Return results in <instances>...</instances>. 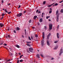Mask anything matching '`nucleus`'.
<instances>
[{
	"instance_id": "1",
	"label": "nucleus",
	"mask_w": 63,
	"mask_h": 63,
	"mask_svg": "<svg viewBox=\"0 0 63 63\" xmlns=\"http://www.w3.org/2000/svg\"><path fill=\"white\" fill-rule=\"evenodd\" d=\"M49 29L50 30H51L52 29V25L51 24H49Z\"/></svg>"
},
{
	"instance_id": "2",
	"label": "nucleus",
	"mask_w": 63,
	"mask_h": 63,
	"mask_svg": "<svg viewBox=\"0 0 63 63\" xmlns=\"http://www.w3.org/2000/svg\"><path fill=\"white\" fill-rule=\"evenodd\" d=\"M29 51H30V52H33V48H32L31 47H29Z\"/></svg>"
},
{
	"instance_id": "3",
	"label": "nucleus",
	"mask_w": 63,
	"mask_h": 63,
	"mask_svg": "<svg viewBox=\"0 0 63 63\" xmlns=\"http://www.w3.org/2000/svg\"><path fill=\"white\" fill-rule=\"evenodd\" d=\"M63 51V49L62 48L61 49L60 53L59 54V56H61V54L62 53V52Z\"/></svg>"
},
{
	"instance_id": "4",
	"label": "nucleus",
	"mask_w": 63,
	"mask_h": 63,
	"mask_svg": "<svg viewBox=\"0 0 63 63\" xmlns=\"http://www.w3.org/2000/svg\"><path fill=\"white\" fill-rule=\"evenodd\" d=\"M22 15V13H19L17 15V16L20 17V16H21V15Z\"/></svg>"
},
{
	"instance_id": "5",
	"label": "nucleus",
	"mask_w": 63,
	"mask_h": 63,
	"mask_svg": "<svg viewBox=\"0 0 63 63\" xmlns=\"http://www.w3.org/2000/svg\"><path fill=\"white\" fill-rule=\"evenodd\" d=\"M51 35V34L50 33H49V34L47 36V40H48L49 39V36Z\"/></svg>"
},
{
	"instance_id": "6",
	"label": "nucleus",
	"mask_w": 63,
	"mask_h": 63,
	"mask_svg": "<svg viewBox=\"0 0 63 63\" xmlns=\"http://www.w3.org/2000/svg\"><path fill=\"white\" fill-rule=\"evenodd\" d=\"M42 38L43 39H45V32H42Z\"/></svg>"
},
{
	"instance_id": "7",
	"label": "nucleus",
	"mask_w": 63,
	"mask_h": 63,
	"mask_svg": "<svg viewBox=\"0 0 63 63\" xmlns=\"http://www.w3.org/2000/svg\"><path fill=\"white\" fill-rule=\"evenodd\" d=\"M44 40H43L41 41V45L42 47H43V45H44Z\"/></svg>"
},
{
	"instance_id": "8",
	"label": "nucleus",
	"mask_w": 63,
	"mask_h": 63,
	"mask_svg": "<svg viewBox=\"0 0 63 63\" xmlns=\"http://www.w3.org/2000/svg\"><path fill=\"white\" fill-rule=\"evenodd\" d=\"M47 43L48 46H50V44H49V42H48V40H47Z\"/></svg>"
},
{
	"instance_id": "9",
	"label": "nucleus",
	"mask_w": 63,
	"mask_h": 63,
	"mask_svg": "<svg viewBox=\"0 0 63 63\" xmlns=\"http://www.w3.org/2000/svg\"><path fill=\"white\" fill-rule=\"evenodd\" d=\"M58 45H56L55 47H54V48L53 49H57L58 48Z\"/></svg>"
},
{
	"instance_id": "10",
	"label": "nucleus",
	"mask_w": 63,
	"mask_h": 63,
	"mask_svg": "<svg viewBox=\"0 0 63 63\" xmlns=\"http://www.w3.org/2000/svg\"><path fill=\"white\" fill-rule=\"evenodd\" d=\"M59 12V11H58V10H57L56 11V15L57 16H58V14Z\"/></svg>"
},
{
	"instance_id": "11",
	"label": "nucleus",
	"mask_w": 63,
	"mask_h": 63,
	"mask_svg": "<svg viewBox=\"0 0 63 63\" xmlns=\"http://www.w3.org/2000/svg\"><path fill=\"white\" fill-rule=\"evenodd\" d=\"M4 25V24L2 23H0V27H2Z\"/></svg>"
},
{
	"instance_id": "12",
	"label": "nucleus",
	"mask_w": 63,
	"mask_h": 63,
	"mask_svg": "<svg viewBox=\"0 0 63 63\" xmlns=\"http://www.w3.org/2000/svg\"><path fill=\"white\" fill-rule=\"evenodd\" d=\"M42 21H43V20L42 19L40 18L39 20L40 22L41 23V22H42Z\"/></svg>"
},
{
	"instance_id": "13",
	"label": "nucleus",
	"mask_w": 63,
	"mask_h": 63,
	"mask_svg": "<svg viewBox=\"0 0 63 63\" xmlns=\"http://www.w3.org/2000/svg\"><path fill=\"white\" fill-rule=\"evenodd\" d=\"M58 20H59V18L58 17V16H57L56 19V21L57 22H58Z\"/></svg>"
},
{
	"instance_id": "14",
	"label": "nucleus",
	"mask_w": 63,
	"mask_h": 63,
	"mask_svg": "<svg viewBox=\"0 0 63 63\" xmlns=\"http://www.w3.org/2000/svg\"><path fill=\"white\" fill-rule=\"evenodd\" d=\"M36 56L38 58H40V55L39 54H37L36 55Z\"/></svg>"
},
{
	"instance_id": "15",
	"label": "nucleus",
	"mask_w": 63,
	"mask_h": 63,
	"mask_svg": "<svg viewBox=\"0 0 63 63\" xmlns=\"http://www.w3.org/2000/svg\"><path fill=\"white\" fill-rule=\"evenodd\" d=\"M57 38L58 39H59V33H57Z\"/></svg>"
},
{
	"instance_id": "16",
	"label": "nucleus",
	"mask_w": 63,
	"mask_h": 63,
	"mask_svg": "<svg viewBox=\"0 0 63 63\" xmlns=\"http://www.w3.org/2000/svg\"><path fill=\"white\" fill-rule=\"evenodd\" d=\"M59 25H58L57 26V31H58V28H59Z\"/></svg>"
},
{
	"instance_id": "17",
	"label": "nucleus",
	"mask_w": 63,
	"mask_h": 63,
	"mask_svg": "<svg viewBox=\"0 0 63 63\" xmlns=\"http://www.w3.org/2000/svg\"><path fill=\"white\" fill-rule=\"evenodd\" d=\"M37 17V16H34V17L33 18V19H35Z\"/></svg>"
},
{
	"instance_id": "18",
	"label": "nucleus",
	"mask_w": 63,
	"mask_h": 63,
	"mask_svg": "<svg viewBox=\"0 0 63 63\" xmlns=\"http://www.w3.org/2000/svg\"><path fill=\"white\" fill-rule=\"evenodd\" d=\"M27 46H28L29 47H31V45L27 43L26 44Z\"/></svg>"
},
{
	"instance_id": "19",
	"label": "nucleus",
	"mask_w": 63,
	"mask_h": 63,
	"mask_svg": "<svg viewBox=\"0 0 63 63\" xmlns=\"http://www.w3.org/2000/svg\"><path fill=\"white\" fill-rule=\"evenodd\" d=\"M16 29L17 31H19V29H19V27H17L16 28Z\"/></svg>"
},
{
	"instance_id": "20",
	"label": "nucleus",
	"mask_w": 63,
	"mask_h": 63,
	"mask_svg": "<svg viewBox=\"0 0 63 63\" xmlns=\"http://www.w3.org/2000/svg\"><path fill=\"white\" fill-rule=\"evenodd\" d=\"M61 13H63V9H62L61 11Z\"/></svg>"
},
{
	"instance_id": "21",
	"label": "nucleus",
	"mask_w": 63,
	"mask_h": 63,
	"mask_svg": "<svg viewBox=\"0 0 63 63\" xmlns=\"http://www.w3.org/2000/svg\"><path fill=\"white\" fill-rule=\"evenodd\" d=\"M16 47L18 48H19V46L17 45H16Z\"/></svg>"
},
{
	"instance_id": "22",
	"label": "nucleus",
	"mask_w": 63,
	"mask_h": 63,
	"mask_svg": "<svg viewBox=\"0 0 63 63\" xmlns=\"http://www.w3.org/2000/svg\"><path fill=\"white\" fill-rule=\"evenodd\" d=\"M9 49H10V51L12 50V48H11V47H10L9 48Z\"/></svg>"
},
{
	"instance_id": "23",
	"label": "nucleus",
	"mask_w": 63,
	"mask_h": 63,
	"mask_svg": "<svg viewBox=\"0 0 63 63\" xmlns=\"http://www.w3.org/2000/svg\"><path fill=\"white\" fill-rule=\"evenodd\" d=\"M46 1H43V5H45V4H46Z\"/></svg>"
},
{
	"instance_id": "24",
	"label": "nucleus",
	"mask_w": 63,
	"mask_h": 63,
	"mask_svg": "<svg viewBox=\"0 0 63 63\" xmlns=\"http://www.w3.org/2000/svg\"><path fill=\"white\" fill-rule=\"evenodd\" d=\"M44 28H45V29L46 30L47 29V26H44Z\"/></svg>"
},
{
	"instance_id": "25",
	"label": "nucleus",
	"mask_w": 63,
	"mask_h": 63,
	"mask_svg": "<svg viewBox=\"0 0 63 63\" xmlns=\"http://www.w3.org/2000/svg\"><path fill=\"white\" fill-rule=\"evenodd\" d=\"M51 13H52V10H50L49 11V14H51Z\"/></svg>"
},
{
	"instance_id": "26",
	"label": "nucleus",
	"mask_w": 63,
	"mask_h": 63,
	"mask_svg": "<svg viewBox=\"0 0 63 63\" xmlns=\"http://www.w3.org/2000/svg\"><path fill=\"white\" fill-rule=\"evenodd\" d=\"M58 43L57 41H55L54 42V43H55V44H56V43Z\"/></svg>"
},
{
	"instance_id": "27",
	"label": "nucleus",
	"mask_w": 63,
	"mask_h": 63,
	"mask_svg": "<svg viewBox=\"0 0 63 63\" xmlns=\"http://www.w3.org/2000/svg\"><path fill=\"white\" fill-rule=\"evenodd\" d=\"M23 56V55H22L20 56V59L21 57H22V56Z\"/></svg>"
},
{
	"instance_id": "28",
	"label": "nucleus",
	"mask_w": 63,
	"mask_h": 63,
	"mask_svg": "<svg viewBox=\"0 0 63 63\" xmlns=\"http://www.w3.org/2000/svg\"><path fill=\"white\" fill-rule=\"evenodd\" d=\"M26 42L27 43H29V44H30L31 43V42H30L27 41Z\"/></svg>"
},
{
	"instance_id": "29",
	"label": "nucleus",
	"mask_w": 63,
	"mask_h": 63,
	"mask_svg": "<svg viewBox=\"0 0 63 63\" xmlns=\"http://www.w3.org/2000/svg\"><path fill=\"white\" fill-rule=\"evenodd\" d=\"M19 61L20 62H23V60H19Z\"/></svg>"
},
{
	"instance_id": "30",
	"label": "nucleus",
	"mask_w": 63,
	"mask_h": 63,
	"mask_svg": "<svg viewBox=\"0 0 63 63\" xmlns=\"http://www.w3.org/2000/svg\"><path fill=\"white\" fill-rule=\"evenodd\" d=\"M51 6H52V5H51V4L50 5L48 6V7H51Z\"/></svg>"
},
{
	"instance_id": "31",
	"label": "nucleus",
	"mask_w": 63,
	"mask_h": 63,
	"mask_svg": "<svg viewBox=\"0 0 63 63\" xmlns=\"http://www.w3.org/2000/svg\"><path fill=\"white\" fill-rule=\"evenodd\" d=\"M49 16H47L46 17V18L47 19H48V18H49Z\"/></svg>"
},
{
	"instance_id": "32",
	"label": "nucleus",
	"mask_w": 63,
	"mask_h": 63,
	"mask_svg": "<svg viewBox=\"0 0 63 63\" xmlns=\"http://www.w3.org/2000/svg\"><path fill=\"white\" fill-rule=\"evenodd\" d=\"M35 37L36 38H37L38 37V35L37 34H36L35 35Z\"/></svg>"
},
{
	"instance_id": "33",
	"label": "nucleus",
	"mask_w": 63,
	"mask_h": 63,
	"mask_svg": "<svg viewBox=\"0 0 63 63\" xmlns=\"http://www.w3.org/2000/svg\"><path fill=\"white\" fill-rule=\"evenodd\" d=\"M28 38L29 40H31V38H30V37L29 36Z\"/></svg>"
},
{
	"instance_id": "34",
	"label": "nucleus",
	"mask_w": 63,
	"mask_h": 63,
	"mask_svg": "<svg viewBox=\"0 0 63 63\" xmlns=\"http://www.w3.org/2000/svg\"><path fill=\"white\" fill-rule=\"evenodd\" d=\"M9 55H13V54H12V53H9Z\"/></svg>"
},
{
	"instance_id": "35",
	"label": "nucleus",
	"mask_w": 63,
	"mask_h": 63,
	"mask_svg": "<svg viewBox=\"0 0 63 63\" xmlns=\"http://www.w3.org/2000/svg\"><path fill=\"white\" fill-rule=\"evenodd\" d=\"M54 5H55V6H57V5H58V4L55 3V4Z\"/></svg>"
},
{
	"instance_id": "36",
	"label": "nucleus",
	"mask_w": 63,
	"mask_h": 63,
	"mask_svg": "<svg viewBox=\"0 0 63 63\" xmlns=\"http://www.w3.org/2000/svg\"><path fill=\"white\" fill-rule=\"evenodd\" d=\"M63 2V1L62 0L61 1H60L59 2L60 3H62V2Z\"/></svg>"
},
{
	"instance_id": "37",
	"label": "nucleus",
	"mask_w": 63,
	"mask_h": 63,
	"mask_svg": "<svg viewBox=\"0 0 63 63\" xmlns=\"http://www.w3.org/2000/svg\"><path fill=\"white\" fill-rule=\"evenodd\" d=\"M1 15L2 16H4V15H5V14H4L3 13Z\"/></svg>"
},
{
	"instance_id": "38",
	"label": "nucleus",
	"mask_w": 63,
	"mask_h": 63,
	"mask_svg": "<svg viewBox=\"0 0 63 63\" xmlns=\"http://www.w3.org/2000/svg\"><path fill=\"white\" fill-rule=\"evenodd\" d=\"M11 12H8V14H11Z\"/></svg>"
},
{
	"instance_id": "39",
	"label": "nucleus",
	"mask_w": 63,
	"mask_h": 63,
	"mask_svg": "<svg viewBox=\"0 0 63 63\" xmlns=\"http://www.w3.org/2000/svg\"><path fill=\"white\" fill-rule=\"evenodd\" d=\"M14 33H16V31L15 30H14Z\"/></svg>"
},
{
	"instance_id": "40",
	"label": "nucleus",
	"mask_w": 63,
	"mask_h": 63,
	"mask_svg": "<svg viewBox=\"0 0 63 63\" xmlns=\"http://www.w3.org/2000/svg\"><path fill=\"white\" fill-rule=\"evenodd\" d=\"M11 60H10V59H9V60L7 61H11Z\"/></svg>"
},
{
	"instance_id": "41",
	"label": "nucleus",
	"mask_w": 63,
	"mask_h": 63,
	"mask_svg": "<svg viewBox=\"0 0 63 63\" xmlns=\"http://www.w3.org/2000/svg\"><path fill=\"white\" fill-rule=\"evenodd\" d=\"M39 11V10H37L36 11V13H38V11Z\"/></svg>"
},
{
	"instance_id": "42",
	"label": "nucleus",
	"mask_w": 63,
	"mask_h": 63,
	"mask_svg": "<svg viewBox=\"0 0 63 63\" xmlns=\"http://www.w3.org/2000/svg\"><path fill=\"white\" fill-rule=\"evenodd\" d=\"M55 4V3H53L52 4H51V5H52H52H54V4Z\"/></svg>"
},
{
	"instance_id": "43",
	"label": "nucleus",
	"mask_w": 63,
	"mask_h": 63,
	"mask_svg": "<svg viewBox=\"0 0 63 63\" xmlns=\"http://www.w3.org/2000/svg\"><path fill=\"white\" fill-rule=\"evenodd\" d=\"M4 46H7V44L5 43L4 44Z\"/></svg>"
},
{
	"instance_id": "44",
	"label": "nucleus",
	"mask_w": 63,
	"mask_h": 63,
	"mask_svg": "<svg viewBox=\"0 0 63 63\" xmlns=\"http://www.w3.org/2000/svg\"><path fill=\"white\" fill-rule=\"evenodd\" d=\"M37 24L38 25H40V23H37Z\"/></svg>"
},
{
	"instance_id": "45",
	"label": "nucleus",
	"mask_w": 63,
	"mask_h": 63,
	"mask_svg": "<svg viewBox=\"0 0 63 63\" xmlns=\"http://www.w3.org/2000/svg\"><path fill=\"white\" fill-rule=\"evenodd\" d=\"M29 23H31V20H29Z\"/></svg>"
},
{
	"instance_id": "46",
	"label": "nucleus",
	"mask_w": 63,
	"mask_h": 63,
	"mask_svg": "<svg viewBox=\"0 0 63 63\" xmlns=\"http://www.w3.org/2000/svg\"><path fill=\"white\" fill-rule=\"evenodd\" d=\"M20 5H19L18 7V8H20Z\"/></svg>"
},
{
	"instance_id": "47",
	"label": "nucleus",
	"mask_w": 63,
	"mask_h": 63,
	"mask_svg": "<svg viewBox=\"0 0 63 63\" xmlns=\"http://www.w3.org/2000/svg\"><path fill=\"white\" fill-rule=\"evenodd\" d=\"M31 38L32 39H33V37L32 36H31Z\"/></svg>"
},
{
	"instance_id": "48",
	"label": "nucleus",
	"mask_w": 63,
	"mask_h": 63,
	"mask_svg": "<svg viewBox=\"0 0 63 63\" xmlns=\"http://www.w3.org/2000/svg\"><path fill=\"white\" fill-rule=\"evenodd\" d=\"M19 63V60H18L17 61V63Z\"/></svg>"
},
{
	"instance_id": "49",
	"label": "nucleus",
	"mask_w": 63,
	"mask_h": 63,
	"mask_svg": "<svg viewBox=\"0 0 63 63\" xmlns=\"http://www.w3.org/2000/svg\"><path fill=\"white\" fill-rule=\"evenodd\" d=\"M3 43H2L0 44V45H3Z\"/></svg>"
},
{
	"instance_id": "50",
	"label": "nucleus",
	"mask_w": 63,
	"mask_h": 63,
	"mask_svg": "<svg viewBox=\"0 0 63 63\" xmlns=\"http://www.w3.org/2000/svg\"><path fill=\"white\" fill-rule=\"evenodd\" d=\"M40 55L41 57H43V55Z\"/></svg>"
},
{
	"instance_id": "51",
	"label": "nucleus",
	"mask_w": 63,
	"mask_h": 63,
	"mask_svg": "<svg viewBox=\"0 0 63 63\" xmlns=\"http://www.w3.org/2000/svg\"><path fill=\"white\" fill-rule=\"evenodd\" d=\"M3 0H2V2H1L2 3H3Z\"/></svg>"
},
{
	"instance_id": "52",
	"label": "nucleus",
	"mask_w": 63,
	"mask_h": 63,
	"mask_svg": "<svg viewBox=\"0 0 63 63\" xmlns=\"http://www.w3.org/2000/svg\"><path fill=\"white\" fill-rule=\"evenodd\" d=\"M10 4H11L9 3L7 5H8V6H9V5H10Z\"/></svg>"
},
{
	"instance_id": "53",
	"label": "nucleus",
	"mask_w": 63,
	"mask_h": 63,
	"mask_svg": "<svg viewBox=\"0 0 63 63\" xmlns=\"http://www.w3.org/2000/svg\"><path fill=\"white\" fill-rule=\"evenodd\" d=\"M51 59V60H53V59H54V58H52Z\"/></svg>"
},
{
	"instance_id": "54",
	"label": "nucleus",
	"mask_w": 63,
	"mask_h": 63,
	"mask_svg": "<svg viewBox=\"0 0 63 63\" xmlns=\"http://www.w3.org/2000/svg\"><path fill=\"white\" fill-rule=\"evenodd\" d=\"M18 54L19 55H20L21 54V53H19Z\"/></svg>"
},
{
	"instance_id": "55",
	"label": "nucleus",
	"mask_w": 63,
	"mask_h": 63,
	"mask_svg": "<svg viewBox=\"0 0 63 63\" xmlns=\"http://www.w3.org/2000/svg\"><path fill=\"white\" fill-rule=\"evenodd\" d=\"M32 29H35V27H32Z\"/></svg>"
},
{
	"instance_id": "56",
	"label": "nucleus",
	"mask_w": 63,
	"mask_h": 63,
	"mask_svg": "<svg viewBox=\"0 0 63 63\" xmlns=\"http://www.w3.org/2000/svg\"><path fill=\"white\" fill-rule=\"evenodd\" d=\"M22 37H23V38H24V36L23 35H22Z\"/></svg>"
},
{
	"instance_id": "57",
	"label": "nucleus",
	"mask_w": 63,
	"mask_h": 63,
	"mask_svg": "<svg viewBox=\"0 0 63 63\" xmlns=\"http://www.w3.org/2000/svg\"><path fill=\"white\" fill-rule=\"evenodd\" d=\"M48 21H50V19H49Z\"/></svg>"
},
{
	"instance_id": "58",
	"label": "nucleus",
	"mask_w": 63,
	"mask_h": 63,
	"mask_svg": "<svg viewBox=\"0 0 63 63\" xmlns=\"http://www.w3.org/2000/svg\"><path fill=\"white\" fill-rule=\"evenodd\" d=\"M42 17H43V15H42Z\"/></svg>"
},
{
	"instance_id": "59",
	"label": "nucleus",
	"mask_w": 63,
	"mask_h": 63,
	"mask_svg": "<svg viewBox=\"0 0 63 63\" xmlns=\"http://www.w3.org/2000/svg\"><path fill=\"white\" fill-rule=\"evenodd\" d=\"M8 36L9 38H10V35H8Z\"/></svg>"
},
{
	"instance_id": "60",
	"label": "nucleus",
	"mask_w": 63,
	"mask_h": 63,
	"mask_svg": "<svg viewBox=\"0 0 63 63\" xmlns=\"http://www.w3.org/2000/svg\"><path fill=\"white\" fill-rule=\"evenodd\" d=\"M50 10H51V11H52V9H51V8H50Z\"/></svg>"
},
{
	"instance_id": "61",
	"label": "nucleus",
	"mask_w": 63,
	"mask_h": 63,
	"mask_svg": "<svg viewBox=\"0 0 63 63\" xmlns=\"http://www.w3.org/2000/svg\"><path fill=\"white\" fill-rule=\"evenodd\" d=\"M44 15V13H42V15Z\"/></svg>"
},
{
	"instance_id": "62",
	"label": "nucleus",
	"mask_w": 63,
	"mask_h": 63,
	"mask_svg": "<svg viewBox=\"0 0 63 63\" xmlns=\"http://www.w3.org/2000/svg\"><path fill=\"white\" fill-rule=\"evenodd\" d=\"M6 38H8V36H6Z\"/></svg>"
},
{
	"instance_id": "63",
	"label": "nucleus",
	"mask_w": 63,
	"mask_h": 63,
	"mask_svg": "<svg viewBox=\"0 0 63 63\" xmlns=\"http://www.w3.org/2000/svg\"><path fill=\"white\" fill-rule=\"evenodd\" d=\"M25 12H26L25 11H24V13H25Z\"/></svg>"
},
{
	"instance_id": "64",
	"label": "nucleus",
	"mask_w": 63,
	"mask_h": 63,
	"mask_svg": "<svg viewBox=\"0 0 63 63\" xmlns=\"http://www.w3.org/2000/svg\"><path fill=\"white\" fill-rule=\"evenodd\" d=\"M5 11H7V10L6 9H5Z\"/></svg>"
}]
</instances>
